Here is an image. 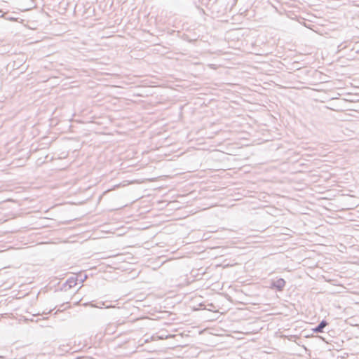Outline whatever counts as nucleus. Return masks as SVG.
Wrapping results in <instances>:
<instances>
[{
	"instance_id": "f257e3e1",
	"label": "nucleus",
	"mask_w": 359,
	"mask_h": 359,
	"mask_svg": "<svg viewBox=\"0 0 359 359\" xmlns=\"http://www.w3.org/2000/svg\"><path fill=\"white\" fill-rule=\"evenodd\" d=\"M285 284V280L280 278L277 280H271L269 287L271 289H276L278 291H283Z\"/></svg>"
},
{
	"instance_id": "f03ea898",
	"label": "nucleus",
	"mask_w": 359,
	"mask_h": 359,
	"mask_svg": "<svg viewBox=\"0 0 359 359\" xmlns=\"http://www.w3.org/2000/svg\"><path fill=\"white\" fill-rule=\"evenodd\" d=\"M328 325V323L325 320H323L320 323L313 329V331L316 333L323 332L324 328Z\"/></svg>"
},
{
	"instance_id": "7ed1b4c3",
	"label": "nucleus",
	"mask_w": 359,
	"mask_h": 359,
	"mask_svg": "<svg viewBox=\"0 0 359 359\" xmlns=\"http://www.w3.org/2000/svg\"><path fill=\"white\" fill-rule=\"evenodd\" d=\"M2 18H4L6 20H9V21H15V18L14 17H12L11 15H9L8 13H4L2 15H1Z\"/></svg>"
},
{
	"instance_id": "20e7f679",
	"label": "nucleus",
	"mask_w": 359,
	"mask_h": 359,
	"mask_svg": "<svg viewBox=\"0 0 359 359\" xmlns=\"http://www.w3.org/2000/svg\"><path fill=\"white\" fill-rule=\"evenodd\" d=\"M67 283L69 284V287L72 286V283H74V285L76 284L73 278H69L67 280Z\"/></svg>"
},
{
	"instance_id": "39448f33",
	"label": "nucleus",
	"mask_w": 359,
	"mask_h": 359,
	"mask_svg": "<svg viewBox=\"0 0 359 359\" xmlns=\"http://www.w3.org/2000/svg\"><path fill=\"white\" fill-rule=\"evenodd\" d=\"M90 305H91V306H93V307H98L97 306H95V305H93V304H90Z\"/></svg>"
},
{
	"instance_id": "423d86ee",
	"label": "nucleus",
	"mask_w": 359,
	"mask_h": 359,
	"mask_svg": "<svg viewBox=\"0 0 359 359\" xmlns=\"http://www.w3.org/2000/svg\"><path fill=\"white\" fill-rule=\"evenodd\" d=\"M83 280H84V278H82V279H81V281L83 282Z\"/></svg>"
},
{
	"instance_id": "0eeeda50",
	"label": "nucleus",
	"mask_w": 359,
	"mask_h": 359,
	"mask_svg": "<svg viewBox=\"0 0 359 359\" xmlns=\"http://www.w3.org/2000/svg\"><path fill=\"white\" fill-rule=\"evenodd\" d=\"M83 280H84V278H82V279H81V281L83 282Z\"/></svg>"
}]
</instances>
